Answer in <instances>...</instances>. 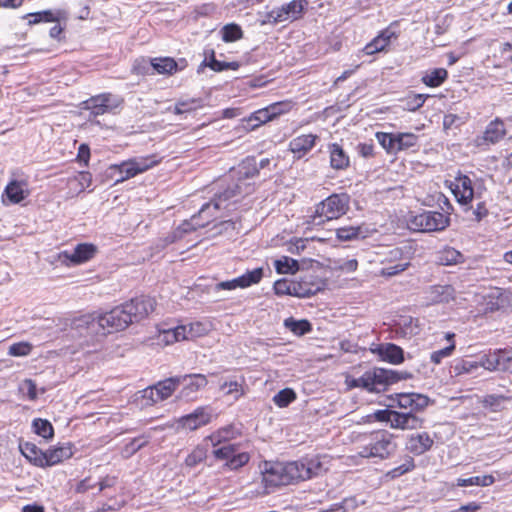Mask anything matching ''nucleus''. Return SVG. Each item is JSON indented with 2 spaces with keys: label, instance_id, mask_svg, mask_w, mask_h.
Segmentation results:
<instances>
[{
  "label": "nucleus",
  "instance_id": "obj_1",
  "mask_svg": "<svg viewBox=\"0 0 512 512\" xmlns=\"http://www.w3.org/2000/svg\"><path fill=\"white\" fill-rule=\"evenodd\" d=\"M260 471L263 493L270 494L279 486L317 477L326 471V468L319 456H313L287 463L264 461L260 465Z\"/></svg>",
  "mask_w": 512,
  "mask_h": 512
},
{
  "label": "nucleus",
  "instance_id": "obj_2",
  "mask_svg": "<svg viewBox=\"0 0 512 512\" xmlns=\"http://www.w3.org/2000/svg\"><path fill=\"white\" fill-rule=\"evenodd\" d=\"M252 191V185L240 179L238 183L229 185L223 192L217 194L211 202L204 204L198 215H194L189 221H184L180 225V229L184 232H191L207 226L211 221L223 218L222 211L229 210L240 196L248 195Z\"/></svg>",
  "mask_w": 512,
  "mask_h": 512
},
{
  "label": "nucleus",
  "instance_id": "obj_3",
  "mask_svg": "<svg viewBox=\"0 0 512 512\" xmlns=\"http://www.w3.org/2000/svg\"><path fill=\"white\" fill-rule=\"evenodd\" d=\"M131 324L125 308L117 306L102 314L84 315L75 321L76 328H86L89 333L108 334L126 329Z\"/></svg>",
  "mask_w": 512,
  "mask_h": 512
},
{
  "label": "nucleus",
  "instance_id": "obj_4",
  "mask_svg": "<svg viewBox=\"0 0 512 512\" xmlns=\"http://www.w3.org/2000/svg\"><path fill=\"white\" fill-rule=\"evenodd\" d=\"M396 450L394 436L387 430H378L368 436V442L360 447L358 455L362 458H389Z\"/></svg>",
  "mask_w": 512,
  "mask_h": 512
},
{
  "label": "nucleus",
  "instance_id": "obj_5",
  "mask_svg": "<svg viewBox=\"0 0 512 512\" xmlns=\"http://www.w3.org/2000/svg\"><path fill=\"white\" fill-rule=\"evenodd\" d=\"M366 422L373 421L389 423L392 429L414 430L423 425V419L411 411L398 412L391 409L377 410L366 416Z\"/></svg>",
  "mask_w": 512,
  "mask_h": 512
},
{
  "label": "nucleus",
  "instance_id": "obj_6",
  "mask_svg": "<svg viewBox=\"0 0 512 512\" xmlns=\"http://www.w3.org/2000/svg\"><path fill=\"white\" fill-rule=\"evenodd\" d=\"M350 198L347 194H332L316 206L312 223L321 224L324 221L335 220L346 214Z\"/></svg>",
  "mask_w": 512,
  "mask_h": 512
},
{
  "label": "nucleus",
  "instance_id": "obj_7",
  "mask_svg": "<svg viewBox=\"0 0 512 512\" xmlns=\"http://www.w3.org/2000/svg\"><path fill=\"white\" fill-rule=\"evenodd\" d=\"M409 229L417 232H436L446 229L450 224L447 214L439 211H423L412 215L407 221Z\"/></svg>",
  "mask_w": 512,
  "mask_h": 512
},
{
  "label": "nucleus",
  "instance_id": "obj_8",
  "mask_svg": "<svg viewBox=\"0 0 512 512\" xmlns=\"http://www.w3.org/2000/svg\"><path fill=\"white\" fill-rule=\"evenodd\" d=\"M160 160L155 155L134 157L129 160L123 161L120 164L114 165L113 168L118 171L120 178L116 182H123L138 174L156 166Z\"/></svg>",
  "mask_w": 512,
  "mask_h": 512
},
{
  "label": "nucleus",
  "instance_id": "obj_9",
  "mask_svg": "<svg viewBox=\"0 0 512 512\" xmlns=\"http://www.w3.org/2000/svg\"><path fill=\"white\" fill-rule=\"evenodd\" d=\"M307 5V0H292L281 7L272 9L268 12L267 18L274 24L285 21H296L302 17Z\"/></svg>",
  "mask_w": 512,
  "mask_h": 512
},
{
  "label": "nucleus",
  "instance_id": "obj_10",
  "mask_svg": "<svg viewBox=\"0 0 512 512\" xmlns=\"http://www.w3.org/2000/svg\"><path fill=\"white\" fill-rule=\"evenodd\" d=\"M123 103V99L111 93H102L83 102V109L89 110L92 115L98 116L110 113Z\"/></svg>",
  "mask_w": 512,
  "mask_h": 512
},
{
  "label": "nucleus",
  "instance_id": "obj_11",
  "mask_svg": "<svg viewBox=\"0 0 512 512\" xmlns=\"http://www.w3.org/2000/svg\"><path fill=\"white\" fill-rule=\"evenodd\" d=\"M216 459L224 461V466L229 470H237L246 465L250 459L247 452H238L234 444H227L213 451Z\"/></svg>",
  "mask_w": 512,
  "mask_h": 512
},
{
  "label": "nucleus",
  "instance_id": "obj_12",
  "mask_svg": "<svg viewBox=\"0 0 512 512\" xmlns=\"http://www.w3.org/2000/svg\"><path fill=\"white\" fill-rule=\"evenodd\" d=\"M123 306L132 324L148 317L154 311L156 301L149 296H140L124 303Z\"/></svg>",
  "mask_w": 512,
  "mask_h": 512
},
{
  "label": "nucleus",
  "instance_id": "obj_13",
  "mask_svg": "<svg viewBox=\"0 0 512 512\" xmlns=\"http://www.w3.org/2000/svg\"><path fill=\"white\" fill-rule=\"evenodd\" d=\"M212 418V408L209 406H201L196 408L192 413L180 417L177 423L182 429L194 431L209 424Z\"/></svg>",
  "mask_w": 512,
  "mask_h": 512
},
{
  "label": "nucleus",
  "instance_id": "obj_14",
  "mask_svg": "<svg viewBox=\"0 0 512 512\" xmlns=\"http://www.w3.org/2000/svg\"><path fill=\"white\" fill-rule=\"evenodd\" d=\"M176 378L179 379V386H183L179 393V398L186 400L195 399L198 391L208 383L206 376L203 374L176 376Z\"/></svg>",
  "mask_w": 512,
  "mask_h": 512
},
{
  "label": "nucleus",
  "instance_id": "obj_15",
  "mask_svg": "<svg viewBox=\"0 0 512 512\" xmlns=\"http://www.w3.org/2000/svg\"><path fill=\"white\" fill-rule=\"evenodd\" d=\"M97 248L90 243L78 244L72 252L63 251L59 255V259L67 265L83 264L94 257Z\"/></svg>",
  "mask_w": 512,
  "mask_h": 512
},
{
  "label": "nucleus",
  "instance_id": "obj_16",
  "mask_svg": "<svg viewBox=\"0 0 512 512\" xmlns=\"http://www.w3.org/2000/svg\"><path fill=\"white\" fill-rule=\"evenodd\" d=\"M392 400L399 408L408 409L412 413L423 410L429 404V398L419 393L396 394Z\"/></svg>",
  "mask_w": 512,
  "mask_h": 512
},
{
  "label": "nucleus",
  "instance_id": "obj_17",
  "mask_svg": "<svg viewBox=\"0 0 512 512\" xmlns=\"http://www.w3.org/2000/svg\"><path fill=\"white\" fill-rule=\"evenodd\" d=\"M451 190L456 200L462 204H469L474 197V189L471 179L466 175H460L451 183Z\"/></svg>",
  "mask_w": 512,
  "mask_h": 512
},
{
  "label": "nucleus",
  "instance_id": "obj_18",
  "mask_svg": "<svg viewBox=\"0 0 512 512\" xmlns=\"http://www.w3.org/2000/svg\"><path fill=\"white\" fill-rule=\"evenodd\" d=\"M372 352L376 353L382 360L394 365L401 364L404 361L403 349L392 343L380 344L372 349Z\"/></svg>",
  "mask_w": 512,
  "mask_h": 512
},
{
  "label": "nucleus",
  "instance_id": "obj_19",
  "mask_svg": "<svg viewBox=\"0 0 512 512\" xmlns=\"http://www.w3.org/2000/svg\"><path fill=\"white\" fill-rule=\"evenodd\" d=\"M506 134V131H505V128H504V123L499 120V119H496L494 121H491L484 133H483V136L481 138H478L476 140L477 142V145H491V144H495L497 142H499Z\"/></svg>",
  "mask_w": 512,
  "mask_h": 512
},
{
  "label": "nucleus",
  "instance_id": "obj_20",
  "mask_svg": "<svg viewBox=\"0 0 512 512\" xmlns=\"http://www.w3.org/2000/svg\"><path fill=\"white\" fill-rule=\"evenodd\" d=\"M151 64L153 73L172 75L178 70H182L186 65V61L182 59L178 63L171 57H155L151 58Z\"/></svg>",
  "mask_w": 512,
  "mask_h": 512
},
{
  "label": "nucleus",
  "instance_id": "obj_21",
  "mask_svg": "<svg viewBox=\"0 0 512 512\" xmlns=\"http://www.w3.org/2000/svg\"><path fill=\"white\" fill-rule=\"evenodd\" d=\"M433 439L427 432L413 434L408 438L406 448L414 455H422L433 446Z\"/></svg>",
  "mask_w": 512,
  "mask_h": 512
},
{
  "label": "nucleus",
  "instance_id": "obj_22",
  "mask_svg": "<svg viewBox=\"0 0 512 512\" xmlns=\"http://www.w3.org/2000/svg\"><path fill=\"white\" fill-rule=\"evenodd\" d=\"M92 175L81 171L67 179L68 196L74 197L91 185Z\"/></svg>",
  "mask_w": 512,
  "mask_h": 512
},
{
  "label": "nucleus",
  "instance_id": "obj_23",
  "mask_svg": "<svg viewBox=\"0 0 512 512\" xmlns=\"http://www.w3.org/2000/svg\"><path fill=\"white\" fill-rule=\"evenodd\" d=\"M395 33L390 29H385L379 33L371 42L366 44L363 48V52L366 55H373L375 53L385 50L389 46L391 39L395 38Z\"/></svg>",
  "mask_w": 512,
  "mask_h": 512
},
{
  "label": "nucleus",
  "instance_id": "obj_24",
  "mask_svg": "<svg viewBox=\"0 0 512 512\" xmlns=\"http://www.w3.org/2000/svg\"><path fill=\"white\" fill-rule=\"evenodd\" d=\"M427 299L431 303H448L455 298V289L451 285H434L427 290Z\"/></svg>",
  "mask_w": 512,
  "mask_h": 512
},
{
  "label": "nucleus",
  "instance_id": "obj_25",
  "mask_svg": "<svg viewBox=\"0 0 512 512\" xmlns=\"http://www.w3.org/2000/svg\"><path fill=\"white\" fill-rule=\"evenodd\" d=\"M316 136L312 134L300 135L291 140L289 147L298 158L309 152L315 145Z\"/></svg>",
  "mask_w": 512,
  "mask_h": 512
},
{
  "label": "nucleus",
  "instance_id": "obj_26",
  "mask_svg": "<svg viewBox=\"0 0 512 512\" xmlns=\"http://www.w3.org/2000/svg\"><path fill=\"white\" fill-rule=\"evenodd\" d=\"M179 386V379L176 377H170L165 380L159 381L153 385L155 390V398L159 402L164 401L172 396L175 390Z\"/></svg>",
  "mask_w": 512,
  "mask_h": 512
},
{
  "label": "nucleus",
  "instance_id": "obj_27",
  "mask_svg": "<svg viewBox=\"0 0 512 512\" xmlns=\"http://www.w3.org/2000/svg\"><path fill=\"white\" fill-rule=\"evenodd\" d=\"M372 375L375 392H379L384 389L386 385L395 383L399 380V377L395 371L382 368H375L372 370Z\"/></svg>",
  "mask_w": 512,
  "mask_h": 512
},
{
  "label": "nucleus",
  "instance_id": "obj_28",
  "mask_svg": "<svg viewBox=\"0 0 512 512\" xmlns=\"http://www.w3.org/2000/svg\"><path fill=\"white\" fill-rule=\"evenodd\" d=\"M72 454L73 452L70 446H61L49 449L45 451L43 467L56 465L65 459H69L72 456Z\"/></svg>",
  "mask_w": 512,
  "mask_h": 512
},
{
  "label": "nucleus",
  "instance_id": "obj_29",
  "mask_svg": "<svg viewBox=\"0 0 512 512\" xmlns=\"http://www.w3.org/2000/svg\"><path fill=\"white\" fill-rule=\"evenodd\" d=\"M180 326L185 328V340H193L198 337H203L212 329V325L208 321H196Z\"/></svg>",
  "mask_w": 512,
  "mask_h": 512
},
{
  "label": "nucleus",
  "instance_id": "obj_30",
  "mask_svg": "<svg viewBox=\"0 0 512 512\" xmlns=\"http://www.w3.org/2000/svg\"><path fill=\"white\" fill-rule=\"evenodd\" d=\"M329 152L330 164L332 168L337 170H343L349 166V157L339 144H331L329 146Z\"/></svg>",
  "mask_w": 512,
  "mask_h": 512
},
{
  "label": "nucleus",
  "instance_id": "obj_31",
  "mask_svg": "<svg viewBox=\"0 0 512 512\" xmlns=\"http://www.w3.org/2000/svg\"><path fill=\"white\" fill-rule=\"evenodd\" d=\"M20 450L23 456L31 463L36 466L43 467L45 452L41 451L34 443L25 442L20 445Z\"/></svg>",
  "mask_w": 512,
  "mask_h": 512
},
{
  "label": "nucleus",
  "instance_id": "obj_32",
  "mask_svg": "<svg viewBox=\"0 0 512 512\" xmlns=\"http://www.w3.org/2000/svg\"><path fill=\"white\" fill-rule=\"evenodd\" d=\"M437 261L445 266L457 265L464 262V256L455 248L446 247L438 253Z\"/></svg>",
  "mask_w": 512,
  "mask_h": 512
},
{
  "label": "nucleus",
  "instance_id": "obj_33",
  "mask_svg": "<svg viewBox=\"0 0 512 512\" xmlns=\"http://www.w3.org/2000/svg\"><path fill=\"white\" fill-rule=\"evenodd\" d=\"M269 163H270V160L268 158H264V159L260 160V162L257 166L254 159H246L239 166L238 174L244 175L245 178L254 177L258 173V168L263 169L267 165H269Z\"/></svg>",
  "mask_w": 512,
  "mask_h": 512
},
{
  "label": "nucleus",
  "instance_id": "obj_34",
  "mask_svg": "<svg viewBox=\"0 0 512 512\" xmlns=\"http://www.w3.org/2000/svg\"><path fill=\"white\" fill-rule=\"evenodd\" d=\"M5 195L12 203H20L28 196V192L24 189V183L18 181L10 182L5 189Z\"/></svg>",
  "mask_w": 512,
  "mask_h": 512
},
{
  "label": "nucleus",
  "instance_id": "obj_35",
  "mask_svg": "<svg viewBox=\"0 0 512 512\" xmlns=\"http://www.w3.org/2000/svg\"><path fill=\"white\" fill-rule=\"evenodd\" d=\"M203 107L200 98L181 99L176 102L173 112L177 115L194 112Z\"/></svg>",
  "mask_w": 512,
  "mask_h": 512
},
{
  "label": "nucleus",
  "instance_id": "obj_36",
  "mask_svg": "<svg viewBox=\"0 0 512 512\" xmlns=\"http://www.w3.org/2000/svg\"><path fill=\"white\" fill-rule=\"evenodd\" d=\"M490 301L487 303L490 310H499L510 304L512 294L507 291L496 290L489 295Z\"/></svg>",
  "mask_w": 512,
  "mask_h": 512
},
{
  "label": "nucleus",
  "instance_id": "obj_37",
  "mask_svg": "<svg viewBox=\"0 0 512 512\" xmlns=\"http://www.w3.org/2000/svg\"><path fill=\"white\" fill-rule=\"evenodd\" d=\"M448 72L444 68H436L427 72L423 77L422 81L429 87L440 86L447 78Z\"/></svg>",
  "mask_w": 512,
  "mask_h": 512
},
{
  "label": "nucleus",
  "instance_id": "obj_38",
  "mask_svg": "<svg viewBox=\"0 0 512 512\" xmlns=\"http://www.w3.org/2000/svg\"><path fill=\"white\" fill-rule=\"evenodd\" d=\"M495 482V478L492 475H484V476H473L469 478H459L457 479L456 485L458 487H468V486H481L487 487L492 485Z\"/></svg>",
  "mask_w": 512,
  "mask_h": 512
},
{
  "label": "nucleus",
  "instance_id": "obj_39",
  "mask_svg": "<svg viewBox=\"0 0 512 512\" xmlns=\"http://www.w3.org/2000/svg\"><path fill=\"white\" fill-rule=\"evenodd\" d=\"M282 106V103H276L268 108L258 110L253 114V117L251 119L261 124L266 123L282 112Z\"/></svg>",
  "mask_w": 512,
  "mask_h": 512
},
{
  "label": "nucleus",
  "instance_id": "obj_40",
  "mask_svg": "<svg viewBox=\"0 0 512 512\" xmlns=\"http://www.w3.org/2000/svg\"><path fill=\"white\" fill-rule=\"evenodd\" d=\"M274 266L279 274H294L299 270L298 261L287 256L275 260Z\"/></svg>",
  "mask_w": 512,
  "mask_h": 512
},
{
  "label": "nucleus",
  "instance_id": "obj_41",
  "mask_svg": "<svg viewBox=\"0 0 512 512\" xmlns=\"http://www.w3.org/2000/svg\"><path fill=\"white\" fill-rule=\"evenodd\" d=\"M336 237L340 241H352L365 235L361 226H344L336 230Z\"/></svg>",
  "mask_w": 512,
  "mask_h": 512
},
{
  "label": "nucleus",
  "instance_id": "obj_42",
  "mask_svg": "<svg viewBox=\"0 0 512 512\" xmlns=\"http://www.w3.org/2000/svg\"><path fill=\"white\" fill-rule=\"evenodd\" d=\"M184 331L185 328L179 325L175 328L162 331L159 335V339L165 345H170L178 341H184Z\"/></svg>",
  "mask_w": 512,
  "mask_h": 512
},
{
  "label": "nucleus",
  "instance_id": "obj_43",
  "mask_svg": "<svg viewBox=\"0 0 512 512\" xmlns=\"http://www.w3.org/2000/svg\"><path fill=\"white\" fill-rule=\"evenodd\" d=\"M478 368L483 367L488 371H496L501 369L500 355L496 350L490 351L488 354L483 355L480 361L477 362Z\"/></svg>",
  "mask_w": 512,
  "mask_h": 512
},
{
  "label": "nucleus",
  "instance_id": "obj_44",
  "mask_svg": "<svg viewBox=\"0 0 512 512\" xmlns=\"http://www.w3.org/2000/svg\"><path fill=\"white\" fill-rule=\"evenodd\" d=\"M284 326L297 336L304 335L311 330V324L307 320H295L287 318L284 321Z\"/></svg>",
  "mask_w": 512,
  "mask_h": 512
},
{
  "label": "nucleus",
  "instance_id": "obj_45",
  "mask_svg": "<svg viewBox=\"0 0 512 512\" xmlns=\"http://www.w3.org/2000/svg\"><path fill=\"white\" fill-rule=\"evenodd\" d=\"M263 277V268H255L251 271H247L243 275L238 277L240 288H247L251 285L258 284Z\"/></svg>",
  "mask_w": 512,
  "mask_h": 512
},
{
  "label": "nucleus",
  "instance_id": "obj_46",
  "mask_svg": "<svg viewBox=\"0 0 512 512\" xmlns=\"http://www.w3.org/2000/svg\"><path fill=\"white\" fill-rule=\"evenodd\" d=\"M382 265L378 274L383 277H393L405 271L410 266V261L405 260L395 264L382 263Z\"/></svg>",
  "mask_w": 512,
  "mask_h": 512
},
{
  "label": "nucleus",
  "instance_id": "obj_47",
  "mask_svg": "<svg viewBox=\"0 0 512 512\" xmlns=\"http://www.w3.org/2000/svg\"><path fill=\"white\" fill-rule=\"evenodd\" d=\"M274 291L277 295H296V296H305L304 294H299L297 292V284L290 282L286 279L277 280L274 283Z\"/></svg>",
  "mask_w": 512,
  "mask_h": 512
},
{
  "label": "nucleus",
  "instance_id": "obj_48",
  "mask_svg": "<svg viewBox=\"0 0 512 512\" xmlns=\"http://www.w3.org/2000/svg\"><path fill=\"white\" fill-rule=\"evenodd\" d=\"M135 396H136L135 401L141 407L152 406L159 402L155 398V390H154L153 385L139 391Z\"/></svg>",
  "mask_w": 512,
  "mask_h": 512
},
{
  "label": "nucleus",
  "instance_id": "obj_49",
  "mask_svg": "<svg viewBox=\"0 0 512 512\" xmlns=\"http://www.w3.org/2000/svg\"><path fill=\"white\" fill-rule=\"evenodd\" d=\"M511 398L505 397L503 395H486L481 400L483 407L490 409L493 412H498L503 408V403L506 400H510Z\"/></svg>",
  "mask_w": 512,
  "mask_h": 512
},
{
  "label": "nucleus",
  "instance_id": "obj_50",
  "mask_svg": "<svg viewBox=\"0 0 512 512\" xmlns=\"http://www.w3.org/2000/svg\"><path fill=\"white\" fill-rule=\"evenodd\" d=\"M295 399V391L291 388H285L274 395L273 402L279 408H284L287 407L290 403H292Z\"/></svg>",
  "mask_w": 512,
  "mask_h": 512
},
{
  "label": "nucleus",
  "instance_id": "obj_51",
  "mask_svg": "<svg viewBox=\"0 0 512 512\" xmlns=\"http://www.w3.org/2000/svg\"><path fill=\"white\" fill-rule=\"evenodd\" d=\"M418 137L413 133L396 134V152L409 149L417 144Z\"/></svg>",
  "mask_w": 512,
  "mask_h": 512
},
{
  "label": "nucleus",
  "instance_id": "obj_52",
  "mask_svg": "<svg viewBox=\"0 0 512 512\" xmlns=\"http://www.w3.org/2000/svg\"><path fill=\"white\" fill-rule=\"evenodd\" d=\"M375 137L388 153H396V134L377 132Z\"/></svg>",
  "mask_w": 512,
  "mask_h": 512
},
{
  "label": "nucleus",
  "instance_id": "obj_53",
  "mask_svg": "<svg viewBox=\"0 0 512 512\" xmlns=\"http://www.w3.org/2000/svg\"><path fill=\"white\" fill-rule=\"evenodd\" d=\"M33 429L36 434L39 436L49 439L53 437L54 430L52 424L48 420L44 419H35L33 421Z\"/></svg>",
  "mask_w": 512,
  "mask_h": 512
},
{
  "label": "nucleus",
  "instance_id": "obj_54",
  "mask_svg": "<svg viewBox=\"0 0 512 512\" xmlns=\"http://www.w3.org/2000/svg\"><path fill=\"white\" fill-rule=\"evenodd\" d=\"M350 386L364 388L370 392H375L372 371H367L361 377L353 379Z\"/></svg>",
  "mask_w": 512,
  "mask_h": 512
},
{
  "label": "nucleus",
  "instance_id": "obj_55",
  "mask_svg": "<svg viewBox=\"0 0 512 512\" xmlns=\"http://www.w3.org/2000/svg\"><path fill=\"white\" fill-rule=\"evenodd\" d=\"M242 38V30L237 24H228L222 28V39L225 42H233Z\"/></svg>",
  "mask_w": 512,
  "mask_h": 512
},
{
  "label": "nucleus",
  "instance_id": "obj_56",
  "mask_svg": "<svg viewBox=\"0 0 512 512\" xmlns=\"http://www.w3.org/2000/svg\"><path fill=\"white\" fill-rule=\"evenodd\" d=\"M478 368L476 361H469L465 359H458L455 361L452 369L455 375L468 374Z\"/></svg>",
  "mask_w": 512,
  "mask_h": 512
},
{
  "label": "nucleus",
  "instance_id": "obj_57",
  "mask_svg": "<svg viewBox=\"0 0 512 512\" xmlns=\"http://www.w3.org/2000/svg\"><path fill=\"white\" fill-rule=\"evenodd\" d=\"M234 437V429L231 426L224 427L213 433L209 438L213 446H217L222 442L228 441Z\"/></svg>",
  "mask_w": 512,
  "mask_h": 512
},
{
  "label": "nucleus",
  "instance_id": "obj_58",
  "mask_svg": "<svg viewBox=\"0 0 512 512\" xmlns=\"http://www.w3.org/2000/svg\"><path fill=\"white\" fill-rule=\"evenodd\" d=\"M132 72L137 75L154 74L153 67L151 64V59L147 60V59L142 58V59L135 60L133 67H132Z\"/></svg>",
  "mask_w": 512,
  "mask_h": 512
},
{
  "label": "nucleus",
  "instance_id": "obj_59",
  "mask_svg": "<svg viewBox=\"0 0 512 512\" xmlns=\"http://www.w3.org/2000/svg\"><path fill=\"white\" fill-rule=\"evenodd\" d=\"M207 65L216 72H221L224 70H237L240 65L238 62H224V61H218L215 59L214 55H212L210 61L207 63Z\"/></svg>",
  "mask_w": 512,
  "mask_h": 512
},
{
  "label": "nucleus",
  "instance_id": "obj_60",
  "mask_svg": "<svg viewBox=\"0 0 512 512\" xmlns=\"http://www.w3.org/2000/svg\"><path fill=\"white\" fill-rule=\"evenodd\" d=\"M464 122L465 121L460 116H458L456 114L449 113L443 117V129L446 132H448L450 130H456L461 125H463Z\"/></svg>",
  "mask_w": 512,
  "mask_h": 512
},
{
  "label": "nucleus",
  "instance_id": "obj_61",
  "mask_svg": "<svg viewBox=\"0 0 512 512\" xmlns=\"http://www.w3.org/2000/svg\"><path fill=\"white\" fill-rule=\"evenodd\" d=\"M32 350V345L28 342L14 343L9 347L8 354L11 356H27Z\"/></svg>",
  "mask_w": 512,
  "mask_h": 512
},
{
  "label": "nucleus",
  "instance_id": "obj_62",
  "mask_svg": "<svg viewBox=\"0 0 512 512\" xmlns=\"http://www.w3.org/2000/svg\"><path fill=\"white\" fill-rule=\"evenodd\" d=\"M147 444V440L144 437H138L131 440L128 444L123 448V455L129 457L136 453L139 449Z\"/></svg>",
  "mask_w": 512,
  "mask_h": 512
},
{
  "label": "nucleus",
  "instance_id": "obj_63",
  "mask_svg": "<svg viewBox=\"0 0 512 512\" xmlns=\"http://www.w3.org/2000/svg\"><path fill=\"white\" fill-rule=\"evenodd\" d=\"M206 457V452L203 448H195L185 459L187 466L194 467L202 462Z\"/></svg>",
  "mask_w": 512,
  "mask_h": 512
},
{
  "label": "nucleus",
  "instance_id": "obj_64",
  "mask_svg": "<svg viewBox=\"0 0 512 512\" xmlns=\"http://www.w3.org/2000/svg\"><path fill=\"white\" fill-rule=\"evenodd\" d=\"M220 389L227 395H233L236 399L243 394L242 387L237 381L224 382Z\"/></svg>",
  "mask_w": 512,
  "mask_h": 512
}]
</instances>
